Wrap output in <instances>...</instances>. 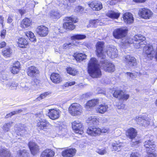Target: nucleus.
<instances>
[{
  "label": "nucleus",
  "instance_id": "1",
  "mask_svg": "<svg viewBox=\"0 0 157 157\" xmlns=\"http://www.w3.org/2000/svg\"><path fill=\"white\" fill-rule=\"evenodd\" d=\"M127 30L119 29L113 32V35L115 38L119 39L122 38L121 42L125 46L133 44L134 47L139 48L145 43V37L141 35H136L132 38L124 37L126 34Z\"/></svg>",
  "mask_w": 157,
  "mask_h": 157
},
{
  "label": "nucleus",
  "instance_id": "2",
  "mask_svg": "<svg viewBox=\"0 0 157 157\" xmlns=\"http://www.w3.org/2000/svg\"><path fill=\"white\" fill-rule=\"evenodd\" d=\"M98 61L95 58H91L88 64V71L90 75L93 78H99L101 75Z\"/></svg>",
  "mask_w": 157,
  "mask_h": 157
},
{
  "label": "nucleus",
  "instance_id": "3",
  "mask_svg": "<svg viewBox=\"0 0 157 157\" xmlns=\"http://www.w3.org/2000/svg\"><path fill=\"white\" fill-rule=\"evenodd\" d=\"M64 20L66 21L63 24V27L64 29L67 30H72L75 28V26L73 23H75L77 21V19L76 17L72 16L71 17H66Z\"/></svg>",
  "mask_w": 157,
  "mask_h": 157
},
{
  "label": "nucleus",
  "instance_id": "4",
  "mask_svg": "<svg viewBox=\"0 0 157 157\" xmlns=\"http://www.w3.org/2000/svg\"><path fill=\"white\" fill-rule=\"evenodd\" d=\"M150 120L148 115L145 114L136 117V121L138 124L145 127L150 124Z\"/></svg>",
  "mask_w": 157,
  "mask_h": 157
},
{
  "label": "nucleus",
  "instance_id": "5",
  "mask_svg": "<svg viewBox=\"0 0 157 157\" xmlns=\"http://www.w3.org/2000/svg\"><path fill=\"white\" fill-rule=\"evenodd\" d=\"M69 111L73 116L80 115L82 112V108L79 104L78 103H73L69 107Z\"/></svg>",
  "mask_w": 157,
  "mask_h": 157
},
{
  "label": "nucleus",
  "instance_id": "6",
  "mask_svg": "<svg viewBox=\"0 0 157 157\" xmlns=\"http://www.w3.org/2000/svg\"><path fill=\"white\" fill-rule=\"evenodd\" d=\"M101 67L105 71L109 72H113L115 70L114 65L111 63H108L107 60L104 59L100 62Z\"/></svg>",
  "mask_w": 157,
  "mask_h": 157
},
{
  "label": "nucleus",
  "instance_id": "7",
  "mask_svg": "<svg viewBox=\"0 0 157 157\" xmlns=\"http://www.w3.org/2000/svg\"><path fill=\"white\" fill-rule=\"evenodd\" d=\"M124 60L127 66L130 68H133L137 64L136 59L131 55L126 56L124 57Z\"/></svg>",
  "mask_w": 157,
  "mask_h": 157
},
{
  "label": "nucleus",
  "instance_id": "8",
  "mask_svg": "<svg viewBox=\"0 0 157 157\" xmlns=\"http://www.w3.org/2000/svg\"><path fill=\"white\" fill-rule=\"evenodd\" d=\"M72 129L76 133L79 135L83 133V125L78 121H74L72 123Z\"/></svg>",
  "mask_w": 157,
  "mask_h": 157
},
{
  "label": "nucleus",
  "instance_id": "9",
  "mask_svg": "<svg viewBox=\"0 0 157 157\" xmlns=\"http://www.w3.org/2000/svg\"><path fill=\"white\" fill-rule=\"evenodd\" d=\"M104 43L102 41H98L96 45V53L98 57L102 59H105V56L103 53Z\"/></svg>",
  "mask_w": 157,
  "mask_h": 157
},
{
  "label": "nucleus",
  "instance_id": "10",
  "mask_svg": "<svg viewBox=\"0 0 157 157\" xmlns=\"http://www.w3.org/2000/svg\"><path fill=\"white\" fill-rule=\"evenodd\" d=\"M36 127L38 129L45 131L50 125V123L46 120L40 118L36 120Z\"/></svg>",
  "mask_w": 157,
  "mask_h": 157
},
{
  "label": "nucleus",
  "instance_id": "11",
  "mask_svg": "<svg viewBox=\"0 0 157 157\" xmlns=\"http://www.w3.org/2000/svg\"><path fill=\"white\" fill-rule=\"evenodd\" d=\"M140 16L145 19H149L152 16V12L149 9L143 8L140 9L139 11Z\"/></svg>",
  "mask_w": 157,
  "mask_h": 157
},
{
  "label": "nucleus",
  "instance_id": "12",
  "mask_svg": "<svg viewBox=\"0 0 157 157\" xmlns=\"http://www.w3.org/2000/svg\"><path fill=\"white\" fill-rule=\"evenodd\" d=\"M60 113V111L59 109H50L49 110L48 115L50 119L55 120L59 118Z\"/></svg>",
  "mask_w": 157,
  "mask_h": 157
},
{
  "label": "nucleus",
  "instance_id": "13",
  "mask_svg": "<svg viewBox=\"0 0 157 157\" xmlns=\"http://www.w3.org/2000/svg\"><path fill=\"white\" fill-rule=\"evenodd\" d=\"M36 31L38 34L41 36H45L48 32V29L44 25L38 26L36 29Z\"/></svg>",
  "mask_w": 157,
  "mask_h": 157
},
{
  "label": "nucleus",
  "instance_id": "14",
  "mask_svg": "<svg viewBox=\"0 0 157 157\" xmlns=\"http://www.w3.org/2000/svg\"><path fill=\"white\" fill-rule=\"evenodd\" d=\"M76 151L75 148H71L63 151L62 155L63 157H73L75 155Z\"/></svg>",
  "mask_w": 157,
  "mask_h": 157
},
{
  "label": "nucleus",
  "instance_id": "15",
  "mask_svg": "<svg viewBox=\"0 0 157 157\" xmlns=\"http://www.w3.org/2000/svg\"><path fill=\"white\" fill-rule=\"evenodd\" d=\"M143 53L146 54L147 57H153L155 53V51L153 49V46L151 45L148 46H144Z\"/></svg>",
  "mask_w": 157,
  "mask_h": 157
},
{
  "label": "nucleus",
  "instance_id": "16",
  "mask_svg": "<svg viewBox=\"0 0 157 157\" xmlns=\"http://www.w3.org/2000/svg\"><path fill=\"white\" fill-rule=\"evenodd\" d=\"M39 73V71L36 67L34 66L29 67L27 71L28 75L30 77H36Z\"/></svg>",
  "mask_w": 157,
  "mask_h": 157
},
{
  "label": "nucleus",
  "instance_id": "17",
  "mask_svg": "<svg viewBox=\"0 0 157 157\" xmlns=\"http://www.w3.org/2000/svg\"><path fill=\"white\" fill-rule=\"evenodd\" d=\"M108 56L113 59L116 57L118 55V51L117 49L114 47L109 48L107 51Z\"/></svg>",
  "mask_w": 157,
  "mask_h": 157
},
{
  "label": "nucleus",
  "instance_id": "18",
  "mask_svg": "<svg viewBox=\"0 0 157 157\" xmlns=\"http://www.w3.org/2000/svg\"><path fill=\"white\" fill-rule=\"evenodd\" d=\"M89 6L94 10H99L102 8V5L101 2L94 1L89 4Z\"/></svg>",
  "mask_w": 157,
  "mask_h": 157
},
{
  "label": "nucleus",
  "instance_id": "19",
  "mask_svg": "<svg viewBox=\"0 0 157 157\" xmlns=\"http://www.w3.org/2000/svg\"><path fill=\"white\" fill-rule=\"evenodd\" d=\"M87 133L91 136H96L100 134V128L94 127H90L87 129Z\"/></svg>",
  "mask_w": 157,
  "mask_h": 157
},
{
  "label": "nucleus",
  "instance_id": "20",
  "mask_svg": "<svg viewBox=\"0 0 157 157\" xmlns=\"http://www.w3.org/2000/svg\"><path fill=\"white\" fill-rule=\"evenodd\" d=\"M51 79L52 82L56 84L59 83L62 81V78L59 74L56 73H53L52 74L50 77Z\"/></svg>",
  "mask_w": 157,
  "mask_h": 157
},
{
  "label": "nucleus",
  "instance_id": "21",
  "mask_svg": "<svg viewBox=\"0 0 157 157\" xmlns=\"http://www.w3.org/2000/svg\"><path fill=\"white\" fill-rule=\"evenodd\" d=\"M55 154V153L53 151L47 149L42 152L40 157H53Z\"/></svg>",
  "mask_w": 157,
  "mask_h": 157
},
{
  "label": "nucleus",
  "instance_id": "22",
  "mask_svg": "<svg viewBox=\"0 0 157 157\" xmlns=\"http://www.w3.org/2000/svg\"><path fill=\"white\" fill-rule=\"evenodd\" d=\"M18 84L13 81H9L6 83L5 89L11 90L16 89L18 86Z\"/></svg>",
  "mask_w": 157,
  "mask_h": 157
},
{
  "label": "nucleus",
  "instance_id": "23",
  "mask_svg": "<svg viewBox=\"0 0 157 157\" xmlns=\"http://www.w3.org/2000/svg\"><path fill=\"white\" fill-rule=\"evenodd\" d=\"M50 17L53 20H56L59 19L61 15L58 10H53L50 13Z\"/></svg>",
  "mask_w": 157,
  "mask_h": 157
},
{
  "label": "nucleus",
  "instance_id": "24",
  "mask_svg": "<svg viewBox=\"0 0 157 157\" xmlns=\"http://www.w3.org/2000/svg\"><path fill=\"white\" fill-rule=\"evenodd\" d=\"M126 135L129 138L132 139L136 137L137 132L134 128H131L128 130Z\"/></svg>",
  "mask_w": 157,
  "mask_h": 157
},
{
  "label": "nucleus",
  "instance_id": "25",
  "mask_svg": "<svg viewBox=\"0 0 157 157\" xmlns=\"http://www.w3.org/2000/svg\"><path fill=\"white\" fill-rule=\"evenodd\" d=\"M107 16L113 19H117L120 15V13L117 11L109 10L106 13Z\"/></svg>",
  "mask_w": 157,
  "mask_h": 157
},
{
  "label": "nucleus",
  "instance_id": "26",
  "mask_svg": "<svg viewBox=\"0 0 157 157\" xmlns=\"http://www.w3.org/2000/svg\"><path fill=\"white\" fill-rule=\"evenodd\" d=\"M123 19L125 22L127 23H132L134 20L132 15L130 13H125Z\"/></svg>",
  "mask_w": 157,
  "mask_h": 157
},
{
  "label": "nucleus",
  "instance_id": "27",
  "mask_svg": "<svg viewBox=\"0 0 157 157\" xmlns=\"http://www.w3.org/2000/svg\"><path fill=\"white\" fill-rule=\"evenodd\" d=\"M108 108L107 105L105 103H103L97 107L96 110L99 113H103L107 111Z\"/></svg>",
  "mask_w": 157,
  "mask_h": 157
},
{
  "label": "nucleus",
  "instance_id": "28",
  "mask_svg": "<svg viewBox=\"0 0 157 157\" xmlns=\"http://www.w3.org/2000/svg\"><path fill=\"white\" fill-rule=\"evenodd\" d=\"M86 122L87 123L90 124V125L93 124L94 125L97 124L99 122L98 119L96 117L94 116H91L89 117L87 119Z\"/></svg>",
  "mask_w": 157,
  "mask_h": 157
},
{
  "label": "nucleus",
  "instance_id": "29",
  "mask_svg": "<svg viewBox=\"0 0 157 157\" xmlns=\"http://www.w3.org/2000/svg\"><path fill=\"white\" fill-rule=\"evenodd\" d=\"M31 23L32 21L31 20L27 18H25L21 22V26L24 29L27 28L30 26Z\"/></svg>",
  "mask_w": 157,
  "mask_h": 157
},
{
  "label": "nucleus",
  "instance_id": "30",
  "mask_svg": "<svg viewBox=\"0 0 157 157\" xmlns=\"http://www.w3.org/2000/svg\"><path fill=\"white\" fill-rule=\"evenodd\" d=\"M147 155L145 157H157V154L154 149L152 148H147Z\"/></svg>",
  "mask_w": 157,
  "mask_h": 157
},
{
  "label": "nucleus",
  "instance_id": "31",
  "mask_svg": "<svg viewBox=\"0 0 157 157\" xmlns=\"http://www.w3.org/2000/svg\"><path fill=\"white\" fill-rule=\"evenodd\" d=\"M0 157H13L10 151L2 148L0 149Z\"/></svg>",
  "mask_w": 157,
  "mask_h": 157
},
{
  "label": "nucleus",
  "instance_id": "32",
  "mask_svg": "<svg viewBox=\"0 0 157 157\" xmlns=\"http://www.w3.org/2000/svg\"><path fill=\"white\" fill-rule=\"evenodd\" d=\"M3 56L6 58L9 57L12 53V50L10 48H5L2 51Z\"/></svg>",
  "mask_w": 157,
  "mask_h": 157
},
{
  "label": "nucleus",
  "instance_id": "33",
  "mask_svg": "<svg viewBox=\"0 0 157 157\" xmlns=\"http://www.w3.org/2000/svg\"><path fill=\"white\" fill-rule=\"evenodd\" d=\"M18 44L19 47L21 48H24L27 46L28 43L25 39L20 38L18 40Z\"/></svg>",
  "mask_w": 157,
  "mask_h": 157
},
{
  "label": "nucleus",
  "instance_id": "34",
  "mask_svg": "<svg viewBox=\"0 0 157 157\" xmlns=\"http://www.w3.org/2000/svg\"><path fill=\"white\" fill-rule=\"evenodd\" d=\"M13 123V122H10L5 124L2 127V129L4 132H6L9 131Z\"/></svg>",
  "mask_w": 157,
  "mask_h": 157
},
{
  "label": "nucleus",
  "instance_id": "35",
  "mask_svg": "<svg viewBox=\"0 0 157 157\" xmlns=\"http://www.w3.org/2000/svg\"><path fill=\"white\" fill-rule=\"evenodd\" d=\"M86 56L82 53H78L75 56V59L78 61L80 62L86 58Z\"/></svg>",
  "mask_w": 157,
  "mask_h": 157
},
{
  "label": "nucleus",
  "instance_id": "36",
  "mask_svg": "<svg viewBox=\"0 0 157 157\" xmlns=\"http://www.w3.org/2000/svg\"><path fill=\"white\" fill-rule=\"evenodd\" d=\"M25 35L28 38H29V39L32 42L36 41V37L32 32L29 31L26 32Z\"/></svg>",
  "mask_w": 157,
  "mask_h": 157
},
{
  "label": "nucleus",
  "instance_id": "37",
  "mask_svg": "<svg viewBox=\"0 0 157 157\" xmlns=\"http://www.w3.org/2000/svg\"><path fill=\"white\" fill-rule=\"evenodd\" d=\"M98 103V100L97 99H92L88 101L86 105L90 107H93Z\"/></svg>",
  "mask_w": 157,
  "mask_h": 157
},
{
  "label": "nucleus",
  "instance_id": "38",
  "mask_svg": "<svg viewBox=\"0 0 157 157\" xmlns=\"http://www.w3.org/2000/svg\"><path fill=\"white\" fill-rule=\"evenodd\" d=\"M99 20L98 19H95L91 20L89 23V26L91 27H96L97 25H100Z\"/></svg>",
  "mask_w": 157,
  "mask_h": 157
},
{
  "label": "nucleus",
  "instance_id": "39",
  "mask_svg": "<svg viewBox=\"0 0 157 157\" xmlns=\"http://www.w3.org/2000/svg\"><path fill=\"white\" fill-rule=\"evenodd\" d=\"M86 37V36L84 35L77 34L72 36L71 38L73 40H81L85 38Z\"/></svg>",
  "mask_w": 157,
  "mask_h": 157
},
{
  "label": "nucleus",
  "instance_id": "40",
  "mask_svg": "<svg viewBox=\"0 0 157 157\" xmlns=\"http://www.w3.org/2000/svg\"><path fill=\"white\" fill-rule=\"evenodd\" d=\"M67 71L68 73L73 75H75L77 72L75 68L71 67H68Z\"/></svg>",
  "mask_w": 157,
  "mask_h": 157
},
{
  "label": "nucleus",
  "instance_id": "41",
  "mask_svg": "<svg viewBox=\"0 0 157 157\" xmlns=\"http://www.w3.org/2000/svg\"><path fill=\"white\" fill-rule=\"evenodd\" d=\"M18 155L19 157H29V153L25 150L20 151Z\"/></svg>",
  "mask_w": 157,
  "mask_h": 157
},
{
  "label": "nucleus",
  "instance_id": "42",
  "mask_svg": "<svg viewBox=\"0 0 157 157\" xmlns=\"http://www.w3.org/2000/svg\"><path fill=\"white\" fill-rule=\"evenodd\" d=\"M122 93L123 91L121 90H116L113 94V95L114 97L120 99Z\"/></svg>",
  "mask_w": 157,
  "mask_h": 157
},
{
  "label": "nucleus",
  "instance_id": "43",
  "mask_svg": "<svg viewBox=\"0 0 157 157\" xmlns=\"http://www.w3.org/2000/svg\"><path fill=\"white\" fill-rule=\"evenodd\" d=\"M144 145L145 147H149L154 145V142L153 140H149L146 141L144 143Z\"/></svg>",
  "mask_w": 157,
  "mask_h": 157
},
{
  "label": "nucleus",
  "instance_id": "44",
  "mask_svg": "<svg viewBox=\"0 0 157 157\" xmlns=\"http://www.w3.org/2000/svg\"><path fill=\"white\" fill-rule=\"evenodd\" d=\"M31 153L33 155H35L38 153L39 149L38 148H29Z\"/></svg>",
  "mask_w": 157,
  "mask_h": 157
},
{
  "label": "nucleus",
  "instance_id": "45",
  "mask_svg": "<svg viewBox=\"0 0 157 157\" xmlns=\"http://www.w3.org/2000/svg\"><path fill=\"white\" fill-rule=\"evenodd\" d=\"M126 74L131 78L134 79L138 75V73H133L130 72H127L126 73Z\"/></svg>",
  "mask_w": 157,
  "mask_h": 157
},
{
  "label": "nucleus",
  "instance_id": "46",
  "mask_svg": "<svg viewBox=\"0 0 157 157\" xmlns=\"http://www.w3.org/2000/svg\"><path fill=\"white\" fill-rule=\"evenodd\" d=\"M96 151L97 153L101 155H104L106 152V150L103 148L101 149L97 148Z\"/></svg>",
  "mask_w": 157,
  "mask_h": 157
},
{
  "label": "nucleus",
  "instance_id": "47",
  "mask_svg": "<svg viewBox=\"0 0 157 157\" xmlns=\"http://www.w3.org/2000/svg\"><path fill=\"white\" fill-rule=\"evenodd\" d=\"M49 94V93L48 92H45L40 95L39 97L37 98L36 99L40 101V100L44 98L47 96Z\"/></svg>",
  "mask_w": 157,
  "mask_h": 157
},
{
  "label": "nucleus",
  "instance_id": "48",
  "mask_svg": "<svg viewBox=\"0 0 157 157\" xmlns=\"http://www.w3.org/2000/svg\"><path fill=\"white\" fill-rule=\"evenodd\" d=\"M21 88L23 91H27L29 90L30 88L28 86L24 85V83H22L21 85Z\"/></svg>",
  "mask_w": 157,
  "mask_h": 157
},
{
  "label": "nucleus",
  "instance_id": "49",
  "mask_svg": "<svg viewBox=\"0 0 157 157\" xmlns=\"http://www.w3.org/2000/svg\"><path fill=\"white\" fill-rule=\"evenodd\" d=\"M74 45V44L73 43H68L64 44L63 47V48L66 49L67 48H72V46Z\"/></svg>",
  "mask_w": 157,
  "mask_h": 157
},
{
  "label": "nucleus",
  "instance_id": "50",
  "mask_svg": "<svg viewBox=\"0 0 157 157\" xmlns=\"http://www.w3.org/2000/svg\"><path fill=\"white\" fill-rule=\"evenodd\" d=\"M129 96L128 94H124L123 92V93L122 94L120 99L123 100H126L128 99Z\"/></svg>",
  "mask_w": 157,
  "mask_h": 157
},
{
  "label": "nucleus",
  "instance_id": "51",
  "mask_svg": "<svg viewBox=\"0 0 157 157\" xmlns=\"http://www.w3.org/2000/svg\"><path fill=\"white\" fill-rule=\"evenodd\" d=\"M19 70V68L15 67H13L11 68V72L13 74H17Z\"/></svg>",
  "mask_w": 157,
  "mask_h": 157
},
{
  "label": "nucleus",
  "instance_id": "52",
  "mask_svg": "<svg viewBox=\"0 0 157 157\" xmlns=\"http://www.w3.org/2000/svg\"><path fill=\"white\" fill-rule=\"evenodd\" d=\"M83 10V8L81 6H78L76 7L75 11L77 12H81Z\"/></svg>",
  "mask_w": 157,
  "mask_h": 157
},
{
  "label": "nucleus",
  "instance_id": "53",
  "mask_svg": "<svg viewBox=\"0 0 157 157\" xmlns=\"http://www.w3.org/2000/svg\"><path fill=\"white\" fill-rule=\"evenodd\" d=\"M29 147H36V144L33 141H30L28 143Z\"/></svg>",
  "mask_w": 157,
  "mask_h": 157
},
{
  "label": "nucleus",
  "instance_id": "54",
  "mask_svg": "<svg viewBox=\"0 0 157 157\" xmlns=\"http://www.w3.org/2000/svg\"><path fill=\"white\" fill-rule=\"evenodd\" d=\"M6 30L5 29H3L1 31L0 36L2 38H5L6 35Z\"/></svg>",
  "mask_w": 157,
  "mask_h": 157
},
{
  "label": "nucleus",
  "instance_id": "55",
  "mask_svg": "<svg viewBox=\"0 0 157 157\" xmlns=\"http://www.w3.org/2000/svg\"><path fill=\"white\" fill-rule=\"evenodd\" d=\"M139 154L137 152H132L131 154L130 157H139Z\"/></svg>",
  "mask_w": 157,
  "mask_h": 157
},
{
  "label": "nucleus",
  "instance_id": "56",
  "mask_svg": "<svg viewBox=\"0 0 157 157\" xmlns=\"http://www.w3.org/2000/svg\"><path fill=\"white\" fill-rule=\"evenodd\" d=\"M100 134L101 133H106L108 132H109V129L108 128H103L102 129L100 128Z\"/></svg>",
  "mask_w": 157,
  "mask_h": 157
},
{
  "label": "nucleus",
  "instance_id": "57",
  "mask_svg": "<svg viewBox=\"0 0 157 157\" xmlns=\"http://www.w3.org/2000/svg\"><path fill=\"white\" fill-rule=\"evenodd\" d=\"M97 93L98 94H104V91L100 88H98L96 90Z\"/></svg>",
  "mask_w": 157,
  "mask_h": 157
},
{
  "label": "nucleus",
  "instance_id": "58",
  "mask_svg": "<svg viewBox=\"0 0 157 157\" xmlns=\"http://www.w3.org/2000/svg\"><path fill=\"white\" fill-rule=\"evenodd\" d=\"M15 114V112H13V111L12 112H11L10 113L7 114L5 116V118H7L9 117H11L12 116Z\"/></svg>",
  "mask_w": 157,
  "mask_h": 157
},
{
  "label": "nucleus",
  "instance_id": "59",
  "mask_svg": "<svg viewBox=\"0 0 157 157\" xmlns=\"http://www.w3.org/2000/svg\"><path fill=\"white\" fill-rule=\"evenodd\" d=\"M13 67H17L19 68L20 67V63L18 61L16 62L13 65Z\"/></svg>",
  "mask_w": 157,
  "mask_h": 157
},
{
  "label": "nucleus",
  "instance_id": "60",
  "mask_svg": "<svg viewBox=\"0 0 157 157\" xmlns=\"http://www.w3.org/2000/svg\"><path fill=\"white\" fill-rule=\"evenodd\" d=\"M92 95L90 93H87L85 94H83L82 95V97L85 98H88L89 97H90Z\"/></svg>",
  "mask_w": 157,
  "mask_h": 157
},
{
  "label": "nucleus",
  "instance_id": "61",
  "mask_svg": "<svg viewBox=\"0 0 157 157\" xmlns=\"http://www.w3.org/2000/svg\"><path fill=\"white\" fill-rule=\"evenodd\" d=\"M13 20V16H9L7 20V22L9 23H10Z\"/></svg>",
  "mask_w": 157,
  "mask_h": 157
},
{
  "label": "nucleus",
  "instance_id": "62",
  "mask_svg": "<svg viewBox=\"0 0 157 157\" xmlns=\"http://www.w3.org/2000/svg\"><path fill=\"white\" fill-rule=\"evenodd\" d=\"M19 12L21 16L24 15L26 12L25 10L22 9H19Z\"/></svg>",
  "mask_w": 157,
  "mask_h": 157
},
{
  "label": "nucleus",
  "instance_id": "63",
  "mask_svg": "<svg viewBox=\"0 0 157 157\" xmlns=\"http://www.w3.org/2000/svg\"><path fill=\"white\" fill-rule=\"evenodd\" d=\"M6 45V43L4 41H2L0 43V48H2Z\"/></svg>",
  "mask_w": 157,
  "mask_h": 157
},
{
  "label": "nucleus",
  "instance_id": "64",
  "mask_svg": "<svg viewBox=\"0 0 157 157\" xmlns=\"http://www.w3.org/2000/svg\"><path fill=\"white\" fill-rule=\"evenodd\" d=\"M21 131H24V132H24L25 134H26L27 133H28L29 131V130H28L27 128L26 127H25L22 128L21 129Z\"/></svg>",
  "mask_w": 157,
  "mask_h": 157
}]
</instances>
